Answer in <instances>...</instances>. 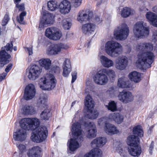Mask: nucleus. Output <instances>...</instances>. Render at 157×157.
<instances>
[{"label": "nucleus", "instance_id": "obj_1", "mask_svg": "<svg viewBox=\"0 0 157 157\" xmlns=\"http://www.w3.org/2000/svg\"><path fill=\"white\" fill-rule=\"evenodd\" d=\"M40 124L39 120L36 117L25 118L20 121L21 127L25 130L33 131L36 129L35 132H33L31 137L32 140L36 143H40L44 141L47 138L48 131L45 126L39 127Z\"/></svg>", "mask_w": 157, "mask_h": 157}, {"label": "nucleus", "instance_id": "obj_2", "mask_svg": "<svg viewBox=\"0 0 157 157\" xmlns=\"http://www.w3.org/2000/svg\"><path fill=\"white\" fill-rule=\"evenodd\" d=\"M139 48L142 52L138 55L136 65L143 70L151 67L155 58L154 53L151 52L153 49V45L147 42L140 43Z\"/></svg>", "mask_w": 157, "mask_h": 157}, {"label": "nucleus", "instance_id": "obj_3", "mask_svg": "<svg viewBox=\"0 0 157 157\" xmlns=\"http://www.w3.org/2000/svg\"><path fill=\"white\" fill-rule=\"evenodd\" d=\"M13 41H10L6 46L1 48L0 50V69L9 63L11 60V55L7 52H12L13 49Z\"/></svg>", "mask_w": 157, "mask_h": 157}, {"label": "nucleus", "instance_id": "obj_4", "mask_svg": "<svg viewBox=\"0 0 157 157\" xmlns=\"http://www.w3.org/2000/svg\"><path fill=\"white\" fill-rule=\"evenodd\" d=\"M47 6L49 10L51 11H54L56 8H59L60 12L64 14L68 13L71 9L70 3L67 0L63 1L59 5L57 4L55 1H49L48 2Z\"/></svg>", "mask_w": 157, "mask_h": 157}, {"label": "nucleus", "instance_id": "obj_5", "mask_svg": "<svg viewBox=\"0 0 157 157\" xmlns=\"http://www.w3.org/2000/svg\"><path fill=\"white\" fill-rule=\"evenodd\" d=\"M47 77H48L49 79L46 77L41 78L39 80V85L42 90H50L55 87L57 81L52 74H48Z\"/></svg>", "mask_w": 157, "mask_h": 157}, {"label": "nucleus", "instance_id": "obj_6", "mask_svg": "<svg viewBox=\"0 0 157 157\" xmlns=\"http://www.w3.org/2000/svg\"><path fill=\"white\" fill-rule=\"evenodd\" d=\"M122 50L121 45L117 42L109 41L105 44V52L107 54L112 57L117 56L121 53Z\"/></svg>", "mask_w": 157, "mask_h": 157}, {"label": "nucleus", "instance_id": "obj_7", "mask_svg": "<svg viewBox=\"0 0 157 157\" xmlns=\"http://www.w3.org/2000/svg\"><path fill=\"white\" fill-rule=\"evenodd\" d=\"M142 21L137 22L133 28V32L136 37L139 38L147 36L149 33V27L144 25Z\"/></svg>", "mask_w": 157, "mask_h": 157}, {"label": "nucleus", "instance_id": "obj_8", "mask_svg": "<svg viewBox=\"0 0 157 157\" xmlns=\"http://www.w3.org/2000/svg\"><path fill=\"white\" fill-rule=\"evenodd\" d=\"M38 107L44 110L40 114V117L42 120L47 121L49 120L51 116L50 113L51 110L48 109V106L47 104V99L44 97H40L39 101L38 102Z\"/></svg>", "mask_w": 157, "mask_h": 157}, {"label": "nucleus", "instance_id": "obj_9", "mask_svg": "<svg viewBox=\"0 0 157 157\" xmlns=\"http://www.w3.org/2000/svg\"><path fill=\"white\" fill-rule=\"evenodd\" d=\"M84 105L87 112L90 114H87L88 118L92 119H96L98 117V114L97 112H93V109L94 106V101L92 100L91 96L87 95L84 100Z\"/></svg>", "mask_w": 157, "mask_h": 157}, {"label": "nucleus", "instance_id": "obj_10", "mask_svg": "<svg viewBox=\"0 0 157 157\" xmlns=\"http://www.w3.org/2000/svg\"><path fill=\"white\" fill-rule=\"evenodd\" d=\"M45 35L50 39L57 40L60 38L62 36V33L61 32L57 30L56 28L51 27L46 29Z\"/></svg>", "mask_w": 157, "mask_h": 157}, {"label": "nucleus", "instance_id": "obj_11", "mask_svg": "<svg viewBox=\"0 0 157 157\" xmlns=\"http://www.w3.org/2000/svg\"><path fill=\"white\" fill-rule=\"evenodd\" d=\"M15 8L17 9L18 12H21L19 16H17L16 20L20 24L24 25L25 22L24 21V17L26 15L27 13L25 11V7L24 3H22L20 4L17 3L15 5Z\"/></svg>", "mask_w": 157, "mask_h": 157}, {"label": "nucleus", "instance_id": "obj_12", "mask_svg": "<svg viewBox=\"0 0 157 157\" xmlns=\"http://www.w3.org/2000/svg\"><path fill=\"white\" fill-rule=\"evenodd\" d=\"M42 71L40 67L36 64L31 66L29 72L28 77L31 80H33L38 78Z\"/></svg>", "mask_w": 157, "mask_h": 157}, {"label": "nucleus", "instance_id": "obj_13", "mask_svg": "<svg viewBox=\"0 0 157 157\" xmlns=\"http://www.w3.org/2000/svg\"><path fill=\"white\" fill-rule=\"evenodd\" d=\"M65 48L64 44L61 43L53 44L48 48L47 53L48 55H55L60 52L62 49Z\"/></svg>", "mask_w": 157, "mask_h": 157}, {"label": "nucleus", "instance_id": "obj_14", "mask_svg": "<svg viewBox=\"0 0 157 157\" xmlns=\"http://www.w3.org/2000/svg\"><path fill=\"white\" fill-rule=\"evenodd\" d=\"M83 124L85 127L89 129L87 131V137L89 138H93L95 137L97 130L94 123L88 121H84Z\"/></svg>", "mask_w": 157, "mask_h": 157}, {"label": "nucleus", "instance_id": "obj_15", "mask_svg": "<svg viewBox=\"0 0 157 157\" xmlns=\"http://www.w3.org/2000/svg\"><path fill=\"white\" fill-rule=\"evenodd\" d=\"M71 131L72 133L75 136L77 137V141L80 142H82L83 140V138L82 136H80L78 137L82 134V130L81 128V124L77 122L76 123H74L72 125Z\"/></svg>", "mask_w": 157, "mask_h": 157}, {"label": "nucleus", "instance_id": "obj_16", "mask_svg": "<svg viewBox=\"0 0 157 157\" xmlns=\"http://www.w3.org/2000/svg\"><path fill=\"white\" fill-rule=\"evenodd\" d=\"M36 93L34 86L32 84H29L25 88L24 98L26 100L31 99L35 96Z\"/></svg>", "mask_w": 157, "mask_h": 157}, {"label": "nucleus", "instance_id": "obj_17", "mask_svg": "<svg viewBox=\"0 0 157 157\" xmlns=\"http://www.w3.org/2000/svg\"><path fill=\"white\" fill-rule=\"evenodd\" d=\"M128 63V60L127 57L125 56H120L116 59L115 62L116 67L118 70H122L127 67Z\"/></svg>", "mask_w": 157, "mask_h": 157}, {"label": "nucleus", "instance_id": "obj_18", "mask_svg": "<svg viewBox=\"0 0 157 157\" xmlns=\"http://www.w3.org/2000/svg\"><path fill=\"white\" fill-rule=\"evenodd\" d=\"M94 80L95 83L98 84H105L108 81L107 76L105 73L102 72V70L96 73L94 77Z\"/></svg>", "mask_w": 157, "mask_h": 157}, {"label": "nucleus", "instance_id": "obj_19", "mask_svg": "<svg viewBox=\"0 0 157 157\" xmlns=\"http://www.w3.org/2000/svg\"><path fill=\"white\" fill-rule=\"evenodd\" d=\"M44 18L41 20L39 24V28H43L49 24H52L54 21V17L51 13L43 14Z\"/></svg>", "mask_w": 157, "mask_h": 157}, {"label": "nucleus", "instance_id": "obj_20", "mask_svg": "<svg viewBox=\"0 0 157 157\" xmlns=\"http://www.w3.org/2000/svg\"><path fill=\"white\" fill-rule=\"evenodd\" d=\"M119 99L124 103H127L132 101L133 99V97L132 93L129 91H126L124 90L120 92L118 96Z\"/></svg>", "mask_w": 157, "mask_h": 157}, {"label": "nucleus", "instance_id": "obj_21", "mask_svg": "<svg viewBox=\"0 0 157 157\" xmlns=\"http://www.w3.org/2000/svg\"><path fill=\"white\" fill-rule=\"evenodd\" d=\"M129 30L128 27H125L121 28L120 30H117L114 32V36L117 39L122 40L126 39L128 35Z\"/></svg>", "mask_w": 157, "mask_h": 157}, {"label": "nucleus", "instance_id": "obj_22", "mask_svg": "<svg viewBox=\"0 0 157 157\" xmlns=\"http://www.w3.org/2000/svg\"><path fill=\"white\" fill-rule=\"evenodd\" d=\"M22 129H19L17 131L14 132L13 135V137L15 140L22 142L24 141L26 137V130Z\"/></svg>", "mask_w": 157, "mask_h": 157}, {"label": "nucleus", "instance_id": "obj_23", "mask_svg": "<svg viewBox=\"0 0 157 157\" xmlns=\"http://www.w3.org/2000/svg\"><path fill=\"white\" fill-rule=\"evenodd\" d=\"M93 17V13L92 12H89L88 14L84 13V11H80L79 13V15L77 17V20L81 22L84 21H89Z\"/></svg>", "mask_w": 157, "mask_h": 157}, {"label": "nucleus", "instance_id": "obj_24", "mask_svg": "<svg viewBox=\"0 0 157 157\" xmlns=\"http://www.w3.org/2000/svg\"><path fill=\"white\" fill-rule=\"evenodd\" d=\"M41 151L39 147H33L29 150L27 154L29 157H40Z\"/></svg>", "mask_w": 157, "mask_h": 157}, {"label": "nucleus", "instance_id": "obj_25", "mask_svg": "<svg viewBox=\"0 0 157 157\" xmlns=\"http://www.w3.org/2000/svg\"><path fill=\"white\" fill-rule=\"evenodd\" d=\"M63 76L67 77L71 71V62L70 60L66 59L63 64Z\"/></svg>", "mask_w": 157, "mask_h": 157}, {"label": "nucleus", "instance_id": "obj_26", "mask_svg": "<svg viewBox=\"0 0 157 157\" xmlns=\"http://www.w3.org/2000/svg\"><path fill=\"white\" fill-rule=\"evenodd\" d=\"M104 129L108 134L111 135L119 132V131L117 129L116 127L114 125L108 123H105Z\"/></svg>", "mask_w": 157, "mask_h": 157}, {"label": "nucleus", "instance_id": "obj_27", "mask_svg": "<svg viewBox=\"0 0 157 157\" xmlns=\"http://www.w3.org/2000/svg\"><path fill=\"white\" fill-rule=\"evenodd\" d=\"M140 141V138L138 136L132 135L127 137L126 142L129 146H134L139 145Z\"/></svg>", "mask_w": 157, "mask_h": 157}, {"label": "nucleus", "instance_id": "obj_28", "mask_svg": "<svg viewBox=\"0 0 157 157\" xmlns=\"http://www.w3.org/2000/svg\"><path fill=\"white\" fill-rule=\"evenodd\" d=\"M95 29V25L93 24L89 23L82 25V30L85 34H92Z\"/></svg>", "mask_w": 157, "mask_h": 157}, {"label": "nucleus", "instance_id": "obj_29", "mask_svg": "<svg viewBox=\"0 0 157 157\" xmlns=\"http://www.w3.org/2000/svg\"><path fill=\"white\" fill-rule=\"evenodd\" d=\"M146 17L153 26L157 27V15L152 12H148L146 13Z\"/></svg>", "mask_w": 157, "mask_h": 157}, {"label": "nucleus", "instance_id": "obj_30", "mask_svg": "<svg viewBox=\"0 0 157 157\" xmlns=\"http://www.w3.org/2000/svg\"><path fill=\"white\" fill-rule=\"evenodd\" d=\"M128 77L130 80L135 83H138L141 80V75L140 73L134 71L130 73Z\"/></svg>", "mask_w": 157, "mask_h": 157}, {"label": "nucleus", "instance_id": "obj_31", "mask_svg": "<svg viewBox=\"0 0 157 157\" xmlns=\"http://www.w3.org/2000/svg\"><path fill=\"white\" fill-rule=\"evenodd\" d=\"M109 118L113 120L118 124L121 123L124 120L123 116L121 113H117L110 114L109 115Z\"/></svg>", "mask_w": 157, "mask_h": 157}, {"label": "nucleus", "instance_id": "obj_32", "mask_svg": "<svg viewBox=\"0 0 157 157\" xmlns=\"http://www.w3.org/2000/svg\"><path fill=\"white\" fill-rule=\"evenodd\" d=\"M128 151L131 155L138 157L141 153V150L140 147L139 145L131 146Z\"/></svg>", "mask_w": 157, "mask_h": 157}, {"label": "nucleus", "instance_id": "obj_33", "mask_svg": "<svg viewBox=\"0 0 157 157\" xmlns=\"http://www.w3.org/2000/svg\"><path fill=\"white\" fill-rule=\"evenodd\" d=\"M39 63L40 66L47 70L50 68L52 65L51 61L48 58L41 59L39 60Z\"/></svg>", "mask_w": 157, "mask_h": 157}, {"label": "nucleus", "instance_id": "obj_34", "mask_svg": "<svg viewBox=\"0 0 157 157\" xmlns=\"http://www.w3.org/2000/svg\"><path fill=\"white\" fill-rule=\"evenodd\" d=\"M107 140L104 137H99L94 140L91 142L92 145L96 144L97 147H99L102 146L106 142Z\"/></svg>", "mask_w": 157, "mask_h": 157}, {"label": "nucleus", "instance_id": "obj_35", "mask_svg": "<svg viewBox=\"0 0 157 157\" xmlns=\"http://www.w3.org/2000/svg\"><path fill=\"white\" fill-rule=\"evenodd\" d=\"M102 153L99 148H94L90 152L86 154L84 157H101Z\"/></svg>", "mask_w": 157, "mask_h": 157}, {"label": "nucleus", "instance_id": "obj_36", "mask_svg": "<svg viewBox=\"0 0 157 157\" xmlns=\"http://www.w3.org/2000/svg\"><path fill=\"white\" fill-rule=\"evenodd\" d=\"M68 147L69 150L71 151H74L77 149L79 147V144L77 139L76 138H71Z\"/></svg>", "mask_w": 157, "mask_h": 157}, {"label": "nucleus", "instance_id": "obj_37", "mask_svg": "<svg viewBox=\"0 0 157 157\" xmlns=\"http://www.w3.org/2000/svg\"><path fill=\"white\" fill-rule=\"evenodd\" d=\"M22 109L23 113L25 115H32L36 113L34 107L32 106L25 105Z\"/></svg>", "mask_w": 157, "mask_h": 157}, {"label": "nucleus", "instance_id": "obj_38", "mask_svg": "<svg viewBox=\"0 0 157 157\" xmlns=\"http://www.w3.org/2000/svg\"><path fill=\"white\" fill-rule=\"evenodd\" d=\"M101 58L102 64L104 67L108 68L113 65V62L106 56H101Z\"/></svg>", "mask_w": 157, "mask_h": 157}, {"label": "nucleus", "instance_id": "obj_39", "mask_svg": "<svg viewBox=\"0 0 157 157\" xmlns=\"http://www.w3.org/2000/svg\"><path fill=\"white\" fill-rule=\"evenodd\" d=\"M133 133L135 135H136L140 137L143 136V131L140 125L135 126L133 129Z\"/></svg>", "mask_w": 157, "mask_h": 157}, {"label": "nucleus", "instance_id": "obj_40", "mask_svg": "<svg viewBox=\"0 0 157 157\" xmlns=\"http://www.w3.org/2000/svg\"><path fill=\"white\" fill-rule=\"evenodd\" d=\"M131 10L128 7L124 8L121 11V15L124 18L128 17L131 14Z\"/></svg>", "mask_w": 157, "mask_h": 157}, {"label": "nucleus", "instance_id": "obj_41", "mask_svg": "<svg viewBox=\"0 0 157 157\" xmlns=\"http://www.w3.org/2000/svg\"><path fill=\"white\" fill-rule=\"evenodd\" d=\"M102 72L105 73V75H107L110 79H113L115 76L114 71L112 70H108L106 69H102Z\"/></svg>", "mask_w": 157, "mask_h": 157}, {"label": "nucleus", "instance_id": "obj_42", "mask_svg": "<svg viewBox=\"0 0 157 157\" xmlns=\"http://www.w3.org/2000/svg\"><path fill=\"white\" fill-rule=\"evenodd\" d=\"M108 110L112 112H114L117 110V105L116 103L114 101H112L109 103L108 105H106Z\"/></svg>", "mask_w": 157, "mask_h": 157}, {"label": "nucleus", "instance_id": "obj_43", "mask_svg": "<svg viewBox=\"0 0 157 157\" xmlns=\"http://www.w3.org/2000/svg\"><path fill=\"white\" fill-rule=\"evenodd\" d=\"M117 85L119 87L121 88H127L128 87L126 82L124 81L123 79L121 78H119L118 79Z\"/></svg>", "mask_w": 157, "mask_h": 157}, {"label": "nucleus", "instance_id": "obj_44", "mask_svg": "<svg viewBox=\"0 0 157 157\" xmlns=\"http://www.w3.org/2000/svg\"><path fill=\"white\" fill-rule=\"evenodd\" d=\"M62 24L64 29H69L71 27V23L67 21V19H64L62 21Z\"/></svg>", "mask_w": 157, "mask_h": 157}, {"label": "nucleus", "instance_id": "obj_45", "mask_svg": "<svg viewBox=\"0 0 157 157\" xmlns=\"http://www.w3.org/2000/svg\"><path fill=\"white\" fill-rule=\"evenodd\" d=\"M82 0H71V1L75 7L79 6L81 4Z\"/></svg>", "mask_w": 157, "mask_h": 157}, {"label": "nucleus", "instance_id": "obj_46", "mask_svg": "<svg viewBox=\"0 0 157 157\" xmlns=\"http://www.w3.org/2000/svg\"><path fill=\"white\" fill-rule=\"evenodd\" d=\"M18 147L21 154L23 153L26 150L25 146L22 144H19L18 146Z\"/></svg>", "mask_w": 157, "mask_h": 157}, {"label": "nucleus", "instance_id": "obj_47", "mask_svg": "<svg viewBox=\"0 0 157 157\" xmlns=\"http://www.w3.org/2000/svg\"><path fill=\"white\" fill-rule=\"evenodd\" d=\"M71 83H73L76 80L77 77V73L76 71L73 72L71 73Z\"/></svg>", "mask_w": 157, "mask_h": 157}, {"label": "nucleus", "instance_id": "obj_48", "mask_svg": "<svg viewBox=\"0 0 157 157\" xmlns=\"http://www.w3.org/2000/svg\"><path fill=\"white\" fill-rule=\"evenodd\" d=\"M13 64L12 63H9L7 66H6L5 69V71L6 73H8L11 70Z\"/></svg>", "mask_w": 157, "mask_h": 157}, {"label": "nucleus", "instance_id": "obj_49", "mask_svg": "<svg viewBox=\"0 0 157 157\" xmlns=\"http://www.w3.org/2000/svg\"><path fill=\"white\" fill-rule=\"evenodd\" d=\"M154 142L153 141H152L151 142V143L150 145L149 148V152L151 154L152 153V151L154 148Z\"/></svg>", "mask_w": 157, "mask_h": 157}, {"label": "nucleus", "instance_id": "obj_50", "mask_svg": "<svg viewBox=\"0 0 157 157\" xmlns=\"http://www.w3.org/2000/svg\"><path fill=\"white\" fill-rule=\"evenodd\" d=\"M7 75V74L6 73H3L2 74H0V82L5 79Z\"/></svg>", "mask_w": 157, "mask_h": 157}, {"label": "nucleus", "instance_id": "obj_51", "mask_svg": "<svg viewBox=\"0 0 157 157\" xmlns=\"http://www.w3.org/2000/svg\"><path fill=\"white\" fill-rule=\"evenodd\" d=\"M94 20L95 22L99 24L101 22L99 16L98 15L95 16Z\"/></svg>", "mask_w": 157, "mask_h": 157}, {"label": "nucleus", "instance_id": "obj_52", "mask_svg": "<svg viewBox=\"0 0 157 157\" xmlns=\"http://www.w3.org/2000/svg\"><path fill=\"white\" fill-rule=\"evenodd\" d=\"M53 71L55 73H58L60 72V68L59 67H54Z\"/></svg>", "mask_w": 157, "mask_h": 157}, {"label": "nucleus", "instance_id": "obj_53", "mask_svg": "<svg viewBox=\"0 0 157 157\" xmlns=\"http://www.w3.org/2000/svg\"><path fill=\"white\" fill-rule=\"evenodd\" d=\"M26 49L28 52L29 55H32L33 53V50L32 48H26Z\"/></svg>", "mask_w": 157, "mask_h": 157}, {"label": "nucleus", "instance_id": "obj_54", "mask_svg": "<svg viewBox=\"0 0 157 157\" xmlns=\"http://www.w3.org/2000/svg\"><path fill=\"white\" fill-rule=\"evenodd\" d=\"M8 21L7 20H6L3 18L2 21V25L3 26H4L6 25L8 22Z\"/></svg>", "mask_w": 157, "mask_h": 157}, {"label": "nucleus", "instance_id": "obj_55", "mask_svg": "<svg viewBox=\"0 0 157 157\" xmlns=\"http://www.w3.org/2000/svg\"><path fill=\"white\" fill-rule=\"evenodd\" d=\"M152 11L157 13V5L154 6L152 8Z\"/></svg>", "mask_w": 157, "mask_h": 157}, {"label": "nucleus", "instance_id": "obj_56", "mask_svg": "<svg viewBox=\"0 0 157 157\" xmlns=\"http://www.w3.org/2000/svg\"><path fill=\"white\" fill-rule=\"evenodd\" d=\"M4 18L7 20L8 21H9V15L7 14H6L4 17Z\"/></svg>", "mask_w": 157, "mask_h": 157}, {"label": "nucleus", "instance_id": "obj_57", "mask_svg": "<svg viewBox=\"0 0 157 157\" xmlns=\"http://www.w3.org/2000/svg\"><path fill=\"white\" fill-rule=\"evenodd\" d=\"M21 0H13V2L16 5L17 3H19Z\"/></svg>", "mask_w": 157, "mask_h": 157}, {"label": "nucleus", "instance_id": "obj_58", "mask_svg": "<svg viewBox=\"0 0 157 157\" xmlns=\"http://www.w3.org/2000/svg\"><path fill=\"white\" fill-rule=\"evenodd\" d=\"M76 101H74L72 103V104L71 105V107H72L75 105V104L76 103Z\"/></svg>", "mask_w": 157, "mask_h": 157}, {"label": "nucleus", "instance_id": "obj_59", "mask_svg": "<svg viewBox=\"0 0 157 157\" xmlns=\"http://www.w3.org/2000/svg\"><path fill=\"white\" fill-rule=\"evenodd\" d=\"M154 40L156 41H157V35H156L154 37Z\"/></svg>", "mask_w": 157, "mask_h": 157}, {"label": "nucleus", "instance_id": "obj_60", "mask_svg": "<svg viewBox=\"0 0 157 157\" xmlns=\"http://www.w3.org/2000/svg\"><path fill=\"white\" fill-rule=\"evenodd\" d=\"M13 49L14 51H16L17 50V48L16 46H15L13 48Z\"/></svg>", "mask_w": 157, "mask_h": 157}]
</instances>
